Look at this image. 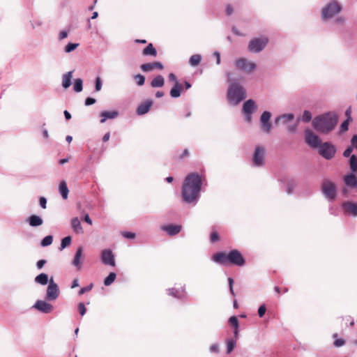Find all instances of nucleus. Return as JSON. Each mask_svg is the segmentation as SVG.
<instances>
[{"label": "nucleus", "instance_id": "obj_1", "mask_svg": "<svg viewBox=\"0 0 357 357\" xmlns=\"http://www.w3.org/2000/svg\"><path fill=\"white\" fill-rule=\"evenodd\" d=\"M203 178L197 173H190L185 178L182 187V197L187 203L196 202L199 197Z\"/></svg>", "mask_w": 357, "mask_h": 357}, {"label": "nucleus", "instance_id": "obj_2", "mask_svg": "<svg viewBox=\"0 0 357 357\" xmlns=\"http://www.w3.org/2000/svg\"><path fill=\"white\" fill-rule=\"evenodd\" d=\"M213 260L221 265H234L243 266L245 264V259L238 250H232L228 253L218 252L213 255Z\"/></svg>", "mask_w": 357, "mask_h": 357}, {"label": "nucleus", "instance_id": "obj_3", "mask_svg": "<svg viewBox=\"0 0 357 357\" xmlns=\"http://www.w3.org/2000/svg\"><path fill=\"white\" fill-rule=\"evenodd\" d=\"M337 123L335 114L326 113L314 119L312 126L316 130L321 133H328L333 130Z\"/></svg>", "mask_w": 357, "mask_h": 357}, {"label": "nucleus", "instance_id": "obj_4", "mask_svg": "<svg viewBox=\"0 0 357 357\" xmlns=\"http://www.w3.org/2000/svg\"><path fill=\"white\" fill-rule=\"evenodd\" d=\"M268 42L269 39L266 36L254 38L249 42L248 50L252 53H259L266 47Z\"/></svg>", "mask_w": 357, "mask_h": 357}, {"label": "nucleus", "instance_id": "obj_5", "mask_svg": "<svg viewBox=\"0 0 357 357\" xmlns=\"http://www.w3.org/2000/svg\"><path fill=\"white\" fill-rule=\"evenodd\" d=\"M245 91L241 86L233 83L229 88L227 96L229 100L239 102L245 98Z\"/></svg>", "mask_w": 357, "mask_h": 357}, {"label": "nucleus", "instance_id": "obj_6", "mask_svg": "<svg viewBox=\"0 0 357 357\" xmlns=\"http://www.w3.org/2000/svg\"><path fill=\"white\" fill-rule=\"evenodd\" d=\"M342 10L341 5L336 1L329 3L322 10V17L327 20L333 17L335 15L339 13Z\"/></svg>", "mask_w": 357, "mask_h": 357}, {"label": "nucleus", "instance_id": "obj_7", "mask_svg": "<svg viewBox=\"0 0 357 357\" xmlns=\"http://www.w3.org/2000/svg\"><path fill=\"white\" fill-rule=\"evenodd\" d=\"M235 66L237 69L246 73H250L256 68V64L254 62L249 61L245 58L236 59L235 61Z\"/></svg>", "mask_w": 357, "mask_h": 357}, {"label": "nucleus", "instance_id": "obj_8", "mask_svg": "<svg viewBox=\"0 0 357 357\" xmlns=\"http://www.w3.org/2000/svg\"><path fill=\"white\" fill-rule=\"evenodd\" d=\"M322 192L324 195L331 200L336 197V186L334 183L329 180H324L321 185Z\"/></svg>", "mask_w": 357, "mask_h": 357}, {"label": "nucleus", "instance_id": "obj_9", "mask_svg": "<svg viewBox=\"0 0 357 357\" xmlns=\"http://www.w3.org/2000/svg\"><path fill=\"white\" fill-rule=\"evenodd\" d=\"M319 153L326 159H331L335 153V149L333 145L325 142L319 146Z\"/></svg>", "mask_w": 357, "mask_h": 357}, {"label": "nucleus", "instance_id": "obj_10", "mask_svg": "<svg viewBox=\"0 0 357 357\" xmlns=\"http://www.w3.org/2000/svg\"><path fill=\"white\" fill-rule=\"evenodd\" d=\"M59 294L58 285L52 279L49 281V285L47 289L46 298L49 301H54L57 298Z\"/></svg>", "mask_w": 357, "mask_h": 357}, {"label": "nucleus", "instance_id": "obj_11", "mask_svg": "<svg viewBox=\"0 0 357 357\" xmlns=\"http://www.w3.org/2000/svg\"><path fill=\"white\" fill-rule=\"evenodd\" d=\"M265 149L261 146H257L253 155L252 162L254 165L259 167L264 164Z\"/></svg>", "mask_w": 357, "mask_h": 357}, {"label": "nucleus", "instance_id": "obj_12", "mask_svg": "<svg viewBox=\"0 0 357 357\" xmlns=\"http://www.w3.org/2000/svg\"><path fill=\"white\" fill-rule=\"evenodd\" d=\"M271 117V112L267 111L264 112L260 117L261 129L266 133H269L272 129V126L269 122Z\"/></svg>", "mask_w": 357, "mask_h": 357}, {"label": "nucleus", "instance_id": "obj_13", "mask_svg": "<svg viewBox=\"0 0 357 357\" xmlns=\"http://www.w3.org/2000/svg\"><path fill=\"white\" fill-rule=\"evenodd\" d=\"M257 109V105L254 100H248L243 103V111L245 114H246V119L248 122L251 121L252 119V114Z\"/></svg>", "mask_w": 357, "mask_h": 357}, {"label": "nucleus", "instance_id": "obj_14", "mask_svg": "<svg viewBox=\"0 0 357 357\" xmlns=\"http://www.w3.org/2000/svg\"><path fill=\"white\" fill-rule=\"evenodd\" d=\"M305 142L312 148H317L321 144V140L319 137L310 130L305 131Z\"/></svg>", "mask_w": 357, "mask_h": 357}, {"label": "nucleus", "instance_id": "obj_15", "mask_svg": "<svg viewBox=\"0 0 357 357\" xmlns=\"http://www.w3.org/2000/svg\"><path fill=\"white\" fill-rule=\"evenodd\" d=\"M101 261L105 265L115 266L114 256L110 250H104L101 253Z\"/></svg>", "mask_w": 357, "mask_h": 357}, {"label": "nucleus", "instance_id": "obj_16", "mask_svg": "<svg viewBox=\"0 0 357 357\" xmlns=\"http://www.w3.org/2000/svg\"><path fill=\"white\" fill-rule=\"evenodd\" d=\"M33 307L44 313H50L53 310V306L44 301H37Z\"/></svg>", "mask_w": 357, "mask_h": 357}, {"label": "nucleus", "instance_id": "obj_17", "mask_svg": "<svg viewBox=\"0 0 357 357\" xmlns=\"http://www.w3.org/2000/svg\"><path fill=\"white\" fill-rule=\"evenodd\" d=\"M140 68L144 72H149L157 68L159 70L163 69V65L159 61H155L152 63H147L142 64Z\"/></svg>", "mask_w": 357, "mask_h": 357}, {"label": "nucleus", "instance_id": "obj_18", "mask_svg": "<svg viewBox=\"0 0 357 357\" xmlns=\"http://www.w3.org/2000/svg\"><path fill=\"white\" fill-rule=\"evenodd\" d=\"M182 227L178 225H168L162 227V229L169 236H174L181 231Z\"/></svg>", "mask_w": 357, "mask_h": 357}, {"label": "nucleus", "instance_id": "obj_19", "mask_svg": "<svg viewBox=\"0 0 357 357\" xmlns=\"http://www.w3.org/2000/svg\"><path fill=\"white\" fill-rule=\"evenodd\" d=\"M152 105L153 101L151 100H147L143 102L137 108V114L138 115H143L146 114L149 111Z\"/></svg>", "mask_w": 357, "mask_h": 357}, {"label": "nucleus", "instance_id": "obj_20", "mask_svg": "<svg viewBox=\"0 0 357 357\" xmlns=\"http://www.w3.org/2000/svg\"><path fill=\"white\" fill-rule=\"evenodd\" d=\"M119 112L117 111H102L100 116L101 117L100 123H104L107 119H113L117 117Z\"/></svg>", "mask_w": 357, "mask_h": 357}, {"label": "nucleus", "instance_id": "obj_21", "mask_svg": "<svg viewBox=\"0 0 357 357\" xmlns=\"http://www.w3.org/2000/svg\"><path fill=\"white\" fill-rule=\"evenodd\" d=\"M343 208L347 213L357 215V204L353 202H346L343 204Z\"/></svg>", "mask_w": 357, "mask_h": 357}, {"label": "nucleus", "instance_id": "obj_22", "mask_svg": "<svg viewBox=\"0 0 357 357\" xmlns=\"http://www.w3.org/2000/svg\"><path fill=\"white\" fill-rule=\"evenodd\" d=\"M71 227L73 231L76 234H82L84 232L83 228L78 218H74L72 219Z\"/></svg>", "mask_w": 357, "mask_h": 357}, {"label": "nucleus", "instance_id": "obj_23", "mask_svg": "<svg viewBox=\"0 0 357 357\" xmlns=\"http://www.w3.org/2000/svg\"><path fill=\"white\" fill-rule=\"evenodd\" d=\"M344 181L347 186L351 188L356 187L357 185V178L353 174L346 175L344 177Z\"/></svg>", "mask_w": 357, "mask_h": 357}, {"label": "nucleus", "instance_id": "obj_24", "mask_svg": "<svg viewBox=\"0 0 357 357\" xmlns=\"http://www.w3.org/2000/svg\"><path fill=\"white\" fill-rule=\"evenodd\" d=\"M83 249L82 247H79L76 251L75 255L74 257V259L73 261V264L77 267L78 270L81 269V263L80 259L82 255Z\"/></svg>", "mask_w": 357, "mask_h": 357}, {"label": "nucleus", "instance_id": "obj_25", "mask_svg": "<svg viewBox=\"0 0 357 357\" xmlns=\"http://www.w3.org/2000/svg\"><path fill=\"white\" fill-rule=\"evenodd\" d=\"M183 89V86L179 82H176L174 87L170 90V96L172 98H178L181 96V91Z\"/></svg>", "mask_w": 357, "mask_h": 357}, {"label": "nucleus", "instance_id": "obj_26", "mask_svg": "<svg viewBox=\"0 0 357 357\" xmlns=\"http://www.w3.org/2000/svg\"><path fill=\"white\" fill-rule=\"evenodd\" d=\"M59 192H60L61 197H63V199H66L68 196L69 190L67 187V183L65 181H62L60 182L59 186Z\"/></svg>", "mask_w": 357, "mask_h": 357}, {"label": "nucleus", "instance_id": "obj_27", "mask_svg": "<svg viewBox=\"0 0 357 357\" xmlns=\"http://www.w3.org/2000/svg\"><path fill=\"white\" fill-rule=\"evenodd\" d=\"M144 56H157V51L152 43H149L142 51Z\"/></svg>", "mask_w": 357, "mask_h": 357}, {"label": "nucleus", "instance_id": "obj_28", "mask_svg": "<svg viewBox=\"0 0 357 357\" xmlns=\"http://www.w3.org/2000/svg\"><path fill=\"white\" fill-rule=\"evenodd\" d=\"M43 220L36 215H32L29 218V223L31 227H38L43 224Z\"/></svg>", "mask_w": 357, "mask_h": 357}, {"label": "nucleus", "instance_id": "obj_29", "mask_svg": "<svg viewBox=\"0 0 357 357\" xmlns=\"http://www.w3.org/2000/svg\"><path fill=\"white\" fill-rule=\"evenodd\" d=\"M165 79L162 75L156 76L151 82L152 87H162L164 85Z\"/></svg>", "mask_w": 357, "mask_h": 357}, {"label": "nucleus", "instance_id": "obj_30", "mask_svg": "<svg viewBox=\"0 0 357 357\" xmlns=\"http://www.w3.org/2000/svg\"><path fill=\"white\" fill-rule=\"evenodd\" d=\"M294 119V116L292 114H283L276 118L275 123H278L279 121H282L283 123H286Z\"/></svg>", "mask_w": 357, "mask_h": 357}, {"label": "nucleus", "instance_id": "obj_31", "mask_svg": "<svg viewBox=\"0 0 357 357\" xmlns=\"http://www.w3.org/2000/svg\"><path fill=\"white\" fill-rule=\"evenodd\" d=\"M72 72H68L63 75L62 79V86L66 89L70 86L71 84Z\"/></svg>", "mask_w": 357, "mask_h": 357}, {"label": "nucleus", "instance_id": "obj_32", "mask_svg": "<svg viewBox=\"0 0 357 357\" xmlns=\"http://www.w3.org/2000/svg\"><path fill=\"white\" fill-rule=\"evenodd\" d=\"M35 281L42 285H45L48 282V276L45 273H40L36 277Z\"/></svg>", "mask_w": 357, "mask_h": 357}, {"label": "nucleus", "instance_id": "obj_33", "mask_svg": "<svg viewBox=\"0 0 357 357\" xmlns=\"http://www.w3.org/2000/svg\"><path fill=\"white\" fill-rule=\"evenodd\" d=\"M202 60V56L199 54H193L189 60V63L192 66H197L199 64Z\"/></svg>", "mask_w": 357, "mask_h": 357}, {"label": "nucleus", "instance_id": "obj_34", "mask_svg": "<svg viewBox=\"0 0 357 357\" xmlns=\"http://www.w3.org/2000/svg\"><path fill=\"white\" fill-rule=\"evenodd\" d=\"M350 169L353 172H357V157L352 155L349 160Z\"/></svg>", "mask_w": 357, "mask_h": 357}, {"label": "nucleus", "instance_id": "obj_35", "mask_svg": "<svg viewBox=\"0 0 357 357\" xmlns=\"http://www.w3.org/2000/svg\"><path fill=\"white\" fill-rule=\"evenodd\" d=\"M229 324L235 328L234 334L236 336L238 333V321L236 317L232 316L229 319Z\"/></svg>", "mask_w": 357, "mask_h": 357}, {"label": "nucleus", "instance_id": "obj_36", "mask_svg": "<svg viewBox=\"0 0 357 357\" xmlns=\"http://www.w3.org/2000/svg\"><path fill=\"white\" fill-rule=\"evenodd\" d=\"M116 275L115 273H110L109 275L105 279L104 284L105 286L110 285L116 279Z\"/></svg>", "mask_w": 357, "mask_h": 357}, {"label": "nucleus", "instance_id": "obj_37", "mask_svg": "<svg viewBox=\"0 0 357 357\" xmlns=\"http://www.w3.org/2000/svg\"><path fill=\"white\" fill-rule=\"evenodd\" d=\"M74 90L76 92H80L82 91V80L81 79H77L75 81Z\"/></svg>", "mask_w": 357, "mask_h": 357}, {"label": "nucleus", "instance_id": "obj_38", "mask_svg": "<svg viewBox=\"0 0 357 357\" xmlns=\"http://www.w3.org/2000/svg\"><path fill=\"white\" fill-rule=\"evenodd\" d=\"M53 238L52 236H45L41 241L42 246H47L52 243Z\"/></svg>", "mask_w": 357, "mask_h": 357}, {"label": "nucleus", "instance_id": "obj_39", "mask_svg": "<svg viewBox=\"0 0 357 357\" xmlns=\"http://www.w3.org/2000/svg\"><path fill=\"white\" fill-rule=\"evenodd\" d=\"M71 243V237L70 236H66L63 238L61 241V250L65 248L66 247L68 246Z\"/></svg>", "mask_w": 357, "mask_h": 357}, {"label": "nucleus", "instance_id": "obj_40", "mask_svg": "<svg viewBox=\"0 0 357 357\" xmlns=\"http://www.w3.org/2000/svg\"><path fill=\"white\" fill-rule=\"evenodd\" d=\"M135 80L139 86H142L145 82V77L141 74L136 75L135 76Z\"/></svg>", "mask_w": 357, "mask_h": 357}, {"label": "nucleus", "instance_id": "obj_41", "mask_svg": "<svg viewBox=\"0 0 357 357\" xmlns=\"http://www.w3.org/2000/svg\"><path fill=\"white\" fill-rule=\"evenodd\" d=\"M236 342L233 340H229L227 342V354H230L234 349Z\"/></svg>", "mask_w": 357, "mask_h": 357}, {"label": "nucleus", "instance_id": "obj_42", "mask_svg": "<svg viewBox=\"0 0 357 357\" xmlns=\"http://www.w3.org/2000/svg\"><path fill=\"white\" fill-rule=\"evenodd\" d=\"M312 119V114L310 112L305 110L302 116V121L304 122H310Z\"/></svg>", "mask_w": 357, "mask_h": 357}, {"label": "nucleus", "instance_id": "obj_43", "mask_svg": "<svg viewBox=\"0 0 357 357\" xmlns=\"http://www.w3.org/2000/svg\"><path fill=\"white\" fill-rule=\"evenodd\" d=\"M220 240L219 234L217 231H213L210 235V241L211 243H215Z\"/></svg>", "mask_w": 357, "mask_h": 357}, {"label": "nucleus", "instance_id": "obj_44", "mask_svg": "<svg viewBox=\"0 0 357 357\" xmlns=\"http://www.w3.org/2000/svg\"><path fill=\"white\" fill-rule=\"evenodd\" d=\"M78 45V43H68L65 47V52L67 53L70 52L75 50Z\"/></svg>", "mask_w": 357, "mask_h": 357}, {"label": "nucleus", "instance_id": "obj_45", "mask_svg": "<svg viewBox=\"0 0 357 357\" xmlns=\"http://www.w3.org/2000/svg\"><path fill=\"white\" fill-rule=\"evenodd\" d=\"M350 120H351V117H349L346 121H344L342 123V125L340 126V130L342 132H345L348 130L349 122Z\"/></svg>", "mask_w": 357, "mask_h": 357}, {"label": "nucleus", "instance_id": "obj_46", "mask_svg": "<svg viewBox=\"0 0 357 357\" xmlns=\"http://www.w3.org/2000/svg\"><path fill=\"white\" fill-rule=\"evenodd\" d=\"M266 311V307L264 304L260 305V307L258 309V314L259 317H264Z\"/></svg>", "mask_w": 357, "mask_h": 357}, {"label": "nucleus", "instance_id": "obj_47", "mask_svg": "<svg viewBox=\"0 0 357 357\" xmlns=\"http://www.w3.org/2000/svg\"><path fill=\"white\" fill-rule=\"evenodd\" d=\"M344 344H345V341L342 338L336 339L333 343L334 346L336 347H340L343 346Z\"/></svg>", "mask_w": 357, "mask_h": 357}, {"label": "nucleus", "instance_id": "obj_48", "mask_svg": "<svg viewBox=\"0 0 357 357\" xmlns=\"http://www.w3.org/2000/svg\"><path fill=\"white\" fill-rule=\"evenodd\" d=\"M78 310L82 316H83L86 311L85 305L83 303H79L78 305Z\"/></svg>", "mask_w": 357, "mask_h": 357}, {"label": "nucleus", "instance_id": "obj_49", "mask_svg": "<svg viewBox=\"0 0 357 357\" xmlns=\"http://www.w3.org/2000/svg\"><path fill=\"white\" fill-rule=\"evenodd\" d=\"M93 287V284H91L90 285L87 286V287H83L79 291V295H82L84 294V293L87 292V291H89Z\"/></svg>", "mask_w": 357, "mask_h": 357}, {"label": "nucleus", "instance_id": "obj_50", "mask_svg": "<svg viewBox=\"0 0 357 357\" xmlns=\"http://www.w3.org/2000/svg\"><path fill=\"white\" fill-rule=\"evenodd\" d=\"M96 91H99L101 90L102 88V82L100 77H98L96 79Z\"/></svg>", "mask_w": 357, "mask_h": 357}, {"label": "nucleus", "instance_id": "obj_51", "mask_svg": "<svg viewBox=\"0 0 357 357\" xmlns=\"http://www.w3.org/2000/svg\"><path fill=\"white\" fill-rule=\"evenodd\" d=\"M210 351H211L213 353H216V354L218 353L220 351V348H219L218 344L215 343V344H212L210 347Z\"/></svg>", "mask_w": 357, "mask_h": 357}, {"label": "nucleus", "instance_id": "obj_52", "mask_svg": "<svg viewBox=\"0 0 357 357\" xmlns=\"http://www.w3.org/2000/svg\"><path fill=\"white\" fill-rule=\"evenodd\" d=\"M190 155V151L188 149H185L183 152L178 156V158L182 160L185 157H188Z\"/></svg>", "mask_w": 357, "mask_h": 357}, {"label": "nucleus", "instance_id": "obj_53", "mask_svg": "<svg viewBox=\"0 0 357 357\" xmlns=\"http://www.w3.org/2000/svg\"><path fill=\"white\" fill-rule=\"evenodd\" d=\"M122 235L126 238H134L135 237V234L132 232H123Z\"/></svg>", "mask_w": 357, "mask_h": 357}, {"label": "nucleus", "instance_id": "obj_54", "mask_svg": "<svg viewBox=\"0 0 357 357\" xmlns=\"http://www.w3.org/2000/svg\"><path fill=\"white\" fill-rule=\"evenodd\" d=\"M353 151L352 146L348 147L343 153V155L346 158L349 157Z\"/></svg>", "mask_w": 357, "mask_h": 357}, {"label": "nucleus", "instance_id": "obj_55", "mask_svg": "<svg viewBox=\"0 0 357 357\" xmlns=\"http://www.w3.org/2000/svg\"><path fill=\"white\" fill-rule=\"evenodd\" d=\"M95 102H96V99H94L93 98H87L85 100V105H87V106L93 105Z\"/></svg>", "mask_w": 357, "mask_h": 357}, {"label": "nucleus", "instance_id": "obj_56", "mask_svg": "<svg viewBox=\"0 0 357 357\" xmlns=\"http://www.w3.org/2000/svg\"><path fill=\"white\" fill-rule=\"evenodd\" d=\"M40 205L43 208H46L47 200L45 197H41L39 199Z\"/></svg>", "mask_w": 357, "mask_h": 357}, {"label": "nucleus", "instance_id": "obj_57", "mask_svg": "<svg viewBox=\"0 0 357 357\" xmlns=\"http://www.w3.org/2000/svg\"><path fill=\"white\" fill-rule=\"evenodd\" d=\"M168 78H169V80L172 81L174 83V84L176 82H178L176 75L172 73L169 75Z\"/></svg>", "mask_w": 357, "mask_h": 357}, {"label": "nucleus", "instance_id": "obj_58", "mask_svg": "<svg viewBox=\"0 0 357 357\" xmlns=\"http://www.w3.org/2000/svg\"><path fill=\"white\" fill-rule=\"evenodd\" d=\"M228 281H229V290H230V292L232 295H234V289H233V283H234V280L232 278H229L228 279Z\"/></svg>", "mask_w": 357, "mask_h": 357}, {"label": "nucleus", "instance_id": "obj_59", "mask_svg": "<svg viewBox=\"0 0 357 357\" xmlns=\"http://www.w3.org/2000/svg\"><path fill=\"white\" fill-rule=\"evenodd\" d=\"M46 264V260L45 259H40L37 262V267L38 268L40 269L43 267V266Z\"/></svg>", "mask_w": 357, "mask_h": 357}, {"label": "nucleus", "instance_id": "obj_60", "mask_svg": "<svg viewBox=\"0 0 357 357\" xmlns=\"http://www.w3.org/2000/svg\"><path fill=\"white\" fill-rule=\"evenodd\" d=\"M351 146L357 149V135H354L351 138Z\"/></svg>", "mask_w": 357, "mask_h": 357}, {"label": "nucleus", "instance_id": "obj_61", "mask_svg": "<svg viewBox=\"0 0 357 357\" xmlns=\"http://www.w3.org/2000/svg\"><path fill=\"white\" fill-rule=\"evenodd\" d=\"M67 36H68V33H67V31H61V32H60V33H59V40H63V39L66 38Z\"/></svg>", "mask_w": 357, "mask_h": 357}, {"label": "nucleus", "instance_id": "obj_62", "mask_svg": "<svg viewBox=\"0 0 357 357\" xmlns=\"http://www.w3.org/2000/svg\"><path fill=\"white\" fill-rule=\"evenodd\" d=\"M275 291L278 294H280L282 292V293H286L287 292L288 289L287 288H284L283 290H281L280 287H275Z\"/></svg>", "mask_w": 357, "mask_h": 357}, {"label": "nucleus", "instance_id": "obj_63", "mask_svg": "<svg viewBox=\"0 0 357 357\" xmlns=\"http://www.w3.org/2000/svg\"><path fill=\"white\" fill-rule=\"evenodd\" d=\"M233 13V8L231 6L228 5L226 8V13L227 15H230Z\"/></svg>", "mask_w": 357, "mask_h": 357}, {"label": "nucleus", "instance_id": "obj_64", "mask_svg": "<svg viewBox=\"0 0 357 357\" xmlns=\"http://www.w3.org/2000/svg\"><path fill=\"white\" fill-rule=\"evenodd\" d=\"M78 286H79V280H78L77 278H75L73 281V283H72V285H71V288L73 289V288H75V287H77Z\"/></svg>", "mask_w": 357, "mask_h": 357}]
</instances>
